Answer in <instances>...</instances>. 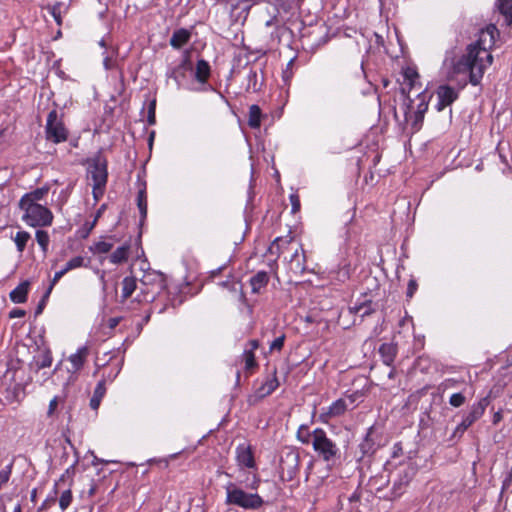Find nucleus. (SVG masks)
Masks as SVG:
<instances>
[{
  "mask_svg": "<svg viewBox=\"0 0 512 512\" xmlns=\"http://www.w3.org/2000/svg\"><path fill=\"white\" fill-rule=\"evenodd\" d=\"M252 0H226V6L231 14L240 17L241 14L247 15L251 8Z\"/></svg>",
  "mask_w": 512,
  "mask_h": 512,
  "instance_id": "21",
  "label": "nucleus"
},
{
  "mask_svg": "<svg viewBox=\"0 0 512 512\" xmlns=\"http://www.w3.org/2000/svg\"><path fill=\"white\" fill-rule=\"evenodd\" d=\"M73 500L72 491L71 489H66L63 491L59 498V506L62 511H65L71 504Z\"/></svg>",
  "mask_w": 512,
  "mask_h": 512,
  "instance_id": "42",
  "label": "nucleus"
},
{
  "mask_svg": "<svg viewBox=\"0 0 512 512\" xmlns=\"http://www.w3.org/2000/svg\"><path fill=\"white\" fill-rule=\"evenodd\" d=\"M466 401V397L462 393H454L449 398V404L453 407H460Z\"/></svg>",
  "mask_w": 512,
  "mask_h": 512,
  "instance_id": "45",
  "label": "nucleus"
},
{
  "mask_svg": "<svg viewBox=\"0 0 512 512\" xmlns=\"http://www.w3.org/2000/svg\"><path fill=\"white\" fill-rule=\"evenodd\" d=\"M101 400L102 399H100V398L92 396V398L90 400V407L93 410H97L99 408V406H100Z\"/></svg>",
  "mask_w": 512,
  "mask_h": 512,
  "instance_id": "62",
  "label": "nucleus"
},
{
  "mask_svg": "<svg viewBox=\"0 0 512 512\" xmlns=\"http://www.w3.org/2000/svg\"><path fill=\"white\" fill-rule=\"evenodd\" d=\"M294 237L287 235L285 237H277L269 247L271 254H287L290 253L295 247Z\"/></svg>",
  "mask_w": 512,
  "mask_h": 512,
  "instance_id": "15",
  "label": "nucleus"
},
{
  "mask_svg": "<svg viewBox=\"0 0 512 512\" xmlns=\"http://www.w3.org/2000/svg\"><path fill=\"white\" fill-rule=\"evenodd\" d=\"M49 192L48 186L37 188L29 193H26L19 201V204L39 203Z\"/></svg>",
  "mask_w": 512,
  "mask_h": 512,
  "instance_id": "27",
  "label": "nucleus"
},
{
  "mask_svg": "<svg viewBox=\"0 0 512 512\" xmlns=\"http://www.w3.org/2000/svg\"><path fill=\"white\" fill-rule=\"evenodd\" d=\"M276 369H274L272 376H269L262 385L256 390L254 397L257 399H263L272 394L279 386V381L276 375Z\"/></svg>",
  "mask_w": 512,
  "mask_h": 512,
  "instance_id": "17",
  "label": "nucleus"
},
{
  "mask_svg": "<svg viewBox=\"0 0 512 512\" xmlns=\"http://www.w3.org/2000/svg\"><path fill=\"white\" fill-rule=\"evenodd\" d=\"M23 211L22 220L30 227H49L53 223V213L45 205L40 203L19 204Z\"/></svg>",
  "mask_w": 512,
  "mask_h": 512,
  "instance_id": "3",
  "label": "nucleus"
},
{
  "mask_svg": "<svg viewBox=\"0 0 512 512\" xmlns=\"http://www.w3.org/2000/svg\"><path fill=\"white\" fill-rule=\"evenodd\" d=\"M226 500L228 505H236L243 509H258L264 501L262 497L256 493H247L234 483H228L225 486Z\"/></svg>",
  "mask_w": 512,
  "mask_h": 512,
  "instance_id": "4",
  "label": "nucleus"
},
{
  "mask_svg": "<svg viewBox=\"0 0 512 512\" xmlns=\"http://www.w3.org/2000/svg\"><path fill=\"white\" fill-rule=\"evenodd\" d=\"M12 239L16 245L17 251L22 253L25 250L28 241L31 239V236L27 231H18Z\"/></svg>",
  "mask_w": 512,
  "mask_h": 512,
  "instance_id": "34",
  "label": "nucleus"
},
{
  "mask_svg": "<svg viewBox=\"0 0 512 512\" xmlns=\"http://www.w3.org/2000/svg\"><path fill=\"white\" fill-rule=\"evenodd\" d=\"M103 65H104L105 69L110 70V69L114 68L115 63L111 58L106 57L103 61Z\"/></svg>",
  "mask_w": 512,
  "mask_h": 512,
  "instance_id": "63",
  "label": "nucleus"
},
{
  "mask_svg": "<svg viewBox=\"0 0 512 512\" xmlns=\"http://www.w3.org/2000/svg\"><path fill=\"white\" fill-rule=\"evenodd\" d=\"M113 246L114 244L111 242L98 241L90 247V251L94 254H106L113 248Z\"/></svg>",
  "mask_w": 512,
  "mask_h": 512,
  "instance_id": "38",
  "label": "nucleus"
},
{
  "mask_svg": "<svg viewBox=\"0 0 512 512\" xmlns=\"http://www.w3.org/2000/svg\"><path fill=\"white\" fill-rule=\"evenodd\" d=\"M52 291V287H48V289L46 290L45 294L43 295L42 299L40 300V302L38 303V306L36 308V311H35V314L36 315H39L43 312V309L46 305V302L50 296V293Z\"/></svg>",
  "mask_w": 512,
  "mask_h": 512,
  "instance_id": "48",
  "label": "nucleus"
},
{
  "mask_svg": "<svg viewBox=\"0 0 512 512\" xmlns=\"http://www.w3.org/2000/svg\"><path fill=\"white\" fill-rule=\"evenodd\" d=\"M408 103L404 107L405 122L411 123L412 129L418 131L422 125L424 115L428 110L430 95L423 90L417 93V105H414L413 100L408 96Z\"/></svg>",
  "mask_w": 512,
  "mask_h": 512,
  "instance_id": "5",
  "label": "nucleus"
},
{
  "mask_svg": "<svg viewBox=\"0 0 512 512\" xmlns=\"http://www.w3.org/2000/svg\"><path fill=\"white\" fill-rule=\"evenodd\" d=\"M62 7L63 4L60 2H57L54 5L47 7L49 13L52 15V17L58 25L62 24Z\"/></svg>",
  "mask_w": 512,
  "mask_h": 512,
  "instance_id": "41",
  "label": "nucleus"
},
{
  "mask_svg": "<svg viewBox=\"0 0 512 512\" xmlns=\"http://www.w3.org/2000/svg\"><path fill=\"white\" fill-rule=\"evenodd\" d=\"M106 393L105 380H100L94 390L93 396L102 399Z\"/></svg>",
  "mask_w": 512,
  "mask_h": 512,
  "instance_id": "50",
  "label": "nucleus"
},
{
  "mask_svg": "<svg viewBox=\"0 0 512 512\" xmlns=\"http://www.w3.org/2000/svg\"><path fill=\"white\" fill-rule=\"evenodd\" d=\"M280 11H282V9L276 8V13L270 16V18L265 21L263 27L261 28V33L266 42L269 44L279 43L280 41V34L283 30L281 21L279 19Z\"/></svg>",
  "mask_w": 512,
  "mask_h": 512,
  "instance_id": "10",
  "label": "nucleus"
},
{
  "mask_svg": "<svg viewBox=\"0 0 512 512\" xmlns=\"http://www.w3.org/2000/svg\"><path fill=\"white\" fill-rule=\"evenodd\" d=\"M418 288V284L415 279H410L407 286L406 297L412 298Z\"/></svg>",
  "mask_w": 512,
  "mask_h": 512,
  "instance_id": "55",
  "label": "nucleus"
},
{
  "mask_svg": "<svg viewBox=\"0 0 512 512\" xmlns=\"http://www.w3.org/2000/svg\"><path fill=\"white\" fill-rule=\"evenodd\" d=\"M45 134L46 139L54 144L65 142L68 139V129L63 122L62 115L56 109L48 113Z\"/></svg>",
  "mask_w": 512,
  "mask_h": 512,
  "instance_id": "7",
  "label": "nucleus"
},
{
  "mask_svg": "<svg viewBox=\"0 0 512 512\" xmlns=\"http://www.w3.org/2000/svg\"><path fill=\"white\" fill-rule=\"evenodd\" d=\"M97 222V217L94 218V220L91 223H85L84 227L86 229V235H88L94 228Z\"/></svg>",
  "mask_w": 512,
  "mask_h": 512,
  "instance_id": "64",
  "label": "nucleus"
},
{
  "mask_svg": "<svg viewBox=\"0 0 512 512\" xmlns=\"http://www.w3.org/2000/svg\"><path fill=\"white\" fill-rule=\"evenodd\" d=\"M71 189H72V186H69L60 192L59 199H58V205L60 208H62V206L67 202L68 197L71 192Z\"/></svg>",
  "mask_w": 512,
  "mask_h": 512,
  "instance_id": "54",
  "label": "nucleus"
},
{
  "mask_svg": "<svg viewBox=\"0 0 512 512\" xmlns=\"http://www.w3.org/2000/svg\"><path fill=\"white\" fill-rule=\"evenodd\" d=\"M141 283L144 286H151L161 290L165 287L164 275L161 272L155 270L146 271L141 278Z\"/></svg>",
  "mask_w": 512,
  "mask_h": 512,
  "instance_id": "18",
  "label": "nucleus"
},
{
  "mask_svg": "<svg viewBox=\"0 0 512 512\" xmlns=\"http://www.w3.org/2000/svg\"><path fill=\"white\" fill-rule=\"evenodd\" d=\"M420 78L418 72L413 68H407L404 71V82L405 81H418Z\"/></svg>",
  "mask_w": 512,
  "mask_h": 512,
  "instance_id": "51",
  "label": "nucleus"
},
{
  "mask_svg": "<svg viewBox=\"0 0 512 512\" xmlns=\"http://www.w3.org/2000/svg\"><path fill=\"white\" fill-rule=\"evenodd\" d=\"M12 463L0 471V490L8 483L12 473Z\"/></svg>",
  "mask_w": 512,
  "mask_h": 512,
  "instance_id": "44",
  "label": "nucleus"
},
{
  "mask_svg": "<svg viewBox=\"0 0 512 512\" xmlns=\"http://www.w3.org/2000/svg\"><path fill=\"white\" fill-rule=\"evenodd\" d=\"M468 428L467 427H463L462 426V422H460L457 427L455 428L453 434H452V439H456V438H460L464 432L467 430Z\"/></svg>",
  "mask_w": 512,
  "mask_h": 512,
  "instance_id": "57",
  "label": "nucleus"
},
{
  "mask_svg": "<svg viewBox=\"0 0 512 512\" xmlns=\"http://www.w3.org/2000/svg\"><path fill=\"white\" fill-rule=\"evenodd\" d=\"M350 310L351 312L359 314L361 317L370 315L374 311L370 301H365L361 304H355L353 307L350 308Z\"/></svg>",
  "mask_w": 512,
  "mask_h": 512,
  "instance_id": "36",
  "label": "nucleus"
},
{
  "mask_svg": "<svg viewBox=\"0 0 512 512\" xmlns=\"http://www.w3.org/2000/svg\"><path fill=\"white\" fill-rule=\"evenodd\" d=\"M415 475L416 468L413 464H401L393 474V484L389 499L394 500L401 497Z\"/></svg>",
  "mask_w": 512,
  "mask_h": 512,
  "instance_id": "8",
  "label": "nucleus"
},
{
  "mask_svg": "<svg viewBox=\"0 0 512 512\" xmlns=\"http://www.w3.org/2000/svg\"><path fill=\"white\" fill-rule=\"evenodd\" d=\"M68 269H76L84 266V258L82 256H76L70 259L67 263Z\"/></svg>",
  "mask_w": 512,
  "mask_h": 512,
  "instance_id": "49",
  "label": "nucleus"
},
{
  "mask_svg": "<svg viewBox=\"0 0 512 512\" xmlns=\"http://www.w3.org/2000/svg\"><path fill=\"white\" fill-rule=\"evenodd\" d=\"M65 274L63 273L62 270L60 271H57L55 274H54V277L51 281V284L49 285V287H54V285L64 276Z\"/></svg>",
  "mask_w": 512,
  "mask_h": 512,
  "instance_id": "61",
  "label": "nucleus"
},
{
  "mask_svg": "<svg viewBox=\"0 0 512 512\" xmlns=\"http://www.w3.org/2000/svg\"><path fill=\"white\" fill-rule=\"evenodd\" d=\"M88 354H89L88 348L86 346H83V347H80L76 353L72 354L69 357V361L72 364L74 372L79 371L83 367V365L88 357Z\"/></svg>",
  "mask_w": 512,
  "mask_h": 512,
  "instance_id": "28",
  "label": "nucleus"
},
{
  "mask_svg": "<svg viewBox=\"0 0 512 512\" xmlns=\"http://www.w3.org/2000/svg\"><path fill=\"white\" fill-rule=\"evenodd\" d=\"M210 76V65L209 63L204 60L200 59L197 61L196 64V71H195V78L200 83H205Z\"/></svg>",
  "mask_w": 512,
  "mask_h": 512,
  "instance_id": "32",
  "label": "nucleus"
},
{
  "mask_svg": "<svg viewBox=\"0 0 512 512\" xmlns=\"http://www.w3.org/2000/svg\"><path fill=\"white\" fill-rule=\"evenodd\" d=\"M122 290H121V303H124L128 298H130L132 296V294L134 293V291L136 290L137 288V281H136V278L134 277H125L123 280H122Z\"/></svg>",
  "mask_w": 512,
  "mask_h": 512,
  "instance_id": "29",
  "label": "nucleus"
},
{
  "mask_svg": "<svg viewBox=\"0 0 512 512\" xmlns=\"http://www.w3.org/2000/svg\"><path fill=\"white\" fill-rule=\"evenodd\" d=\"M247 79H248V84H247L246 90L253 91V92L258 91L259 87H258V83H257V81H258L257 72L254 70H250L248 73Z\"/></svg>",
  "mask_w": 512,
  "mask_h": 512,
  "instance_id": "43",
  "label": "nucleus"
},
{
  "mask_svg": "<svg viewBox=\"0 0 512 512\" xmlns=\"http://www.w3.org/2000/svg\"><path fill=\"white\" fill-rule=\"evenodd\" d=\"M297 439L305 445L311 444L313 439V431H309V427L305 424L301 425L297 430Z\"/></svg>",
  "mask_w": 512,
  "mask_h": 512,
  "instance_id": "35",
  "label": "nucleus"
},
{
  "mask_svg": "<svg viewBox=\"0 0 512 512\" xmlns=\"http://www.w3.org/2000/svg\"><path fill=\"white\" fill-rule=\"evenodd\" d=\"M262 117H263L262 111L258 105L253 104L249 107L248 125L250 128H252V129L260 128Z\"/></svg>",
  "mask_w": 512,
  "mask_h": 512,
  "instance_id": "31",
  "label": "nucleus"
},
{
  "mask_svg": "<svg viewBox=\"0 0 512 512\" xmlns=\"http://www.w3.org/2000/svg\"><path fill=\"white\" fill-rule=\"evenodd\" d=\"M312 447L317 456L326 463L334 464L340 459V448L322 428L313 430Z\"/></svg>",
  "mask_w": 512,
  "mask_h": 512,
  "instance_id": "2",
  "label": "nucleus"
},
{
  "mask_svg": "<svg viewBox=\"0 0 512 512\" xmlns=\"http://www.w3.org/2000/svg\"><path fill=\"white\" fill-rule=\"evenodd\" d=\"M35 238L40 246L41 250L45 254L48 251L49 243H50V236L49 234L44 230H37L35 233Z\"/></svg>",
  "mask_w": 512,
  "mask_h": 512,
  "instance_id": "37",
  "label": "nucleus"
},
{
  "mask_svg": "<svg viewBox=\"0 0 512 512\" xmlns=\"http://www.w3.org/2000/svg\"><path fill=\"white\" fill-rule=\"evenodd\" d=\"M258 347L259 341L257 339L249 340L242 354V358L245 363V370L248 373H252L258 367L254 353Z\"/></svg>",
  "mask_w": 512,
  "mask_h": 512,
  "instance_id": "14",
  "label": "nucleus"
},
{
  "mask_svg": "<svg viewBox=\"0 0 512 512\" xmlns=\"http://www.w3.org/2000/svg\"><path fill=\"white\" fill-rule=\"evenodd\" d=\"M156 100H152L148 105V115H147V121L149 125H153L156 122Z\"/></svg>",
  "mask_w": 512,
  "mask_h": 512,
  "instance_id": "47",
  "label": "nucleus"
},
{
  "mask_svg": "<svg viewBox=\"0 0 512 512\" xmlns=\"http://www.w3.org/2000/svg\"><path fill=\"white\" fill-rule=\"evenodd\" d=\"M290 269L295 274H302L306 270V256L305 252L300 243L296 244V247L290 252Z\"/></svg>",
  "mask_w": 512,
  "mask_h": 512,
  "instance_id": "13",
  "label": "nucleus"
},
{
  "mask_svg": "<svg viewBox=\"0 0 512 512\" xmlns=\"http://www.w3.org/2000/svg\"><path fill=\"white\" fill-rule=\"evenodd\" d=\"M57 406H58V397H57V396H55V397L50 401V403H49L48 412H47L48 416L53 415V413H54V411L56 410Z\"/></svg>",
  "mask_w": 512,
  "mask_h": 512,
  "instance_id": "60",
  "label": "nucleus"
},
{
  "mask_svg": "<svg viewBox=\"0 0 512 512\" xmlns=\"http://www.w3.org/2000/svg\"><path fill=\"white\" fill-rule=\"evenodd\" d=\"M286 336L285 334L280 335L279 337L275 338L272 343L270 344V352L278 351L280 352L284 346Z\"/></svg>",
  "mask_w": 512,
  "mask_h": 512,
  "instance_id": "46",
  "label": "nucleus"
},
{
  "mask_svg": "<svg viewBox=\"0 0 512 512\" xmlns=\"http://www.w3.org/2000/svg\"><path fill=\"white\" fill-rule=\"evenodd\" d=\"M260 2L273 4L275 8L282 9L283 12H289L298 5V0H252V4H258Z\"/></svg>",
  "mask_w": 512,
  "mask_h": 512,
  "instance_id": "33",
  "label": "nucleus"
},
{
  "mask_svg": "<svg viewBox=\"0 0 512 512\" xmlns=\"http://www.w3.org/2000/svg\"><path fill=\"white\" fill-rule=\"evenodd\" d=\"M405 87L402 88V92L406 93V89H408V93H410L413 89L418 88V90H421L422 84L420 81H405L404 82Z\"/></svg>",
  "mask_w": 512,
  "mask_h": 512,
  "instance_id": "53",
  "label": "nucleus"
},
{
  "mask_svg": "<svg viewBox=\"0 0 512 512\" xmlns=\"http://www.w3.org/2000/svg\"><path fill=\"white\" fill-rule=\"evenodd\" d=\"M137 206L141 213L142 219L146 218L147 215V195L145 190H140L137 195Z\"/></svg>",
  "mask_w": 512,
  "mask_h": 512,
  "instance_id": "39",
  "label": "nucleus"
},
{
  "mask_svg": "<svg viewBox=\"0 0 512 512\" xmlns=\"http://www.w3.org/2000/svg\"><path fill=\"white\" fill-rule=\"evenodd\" d=\"M436 96L437 103L435 108L440 112L455 102L459 97V93L449 85H440L436 90Z\"/></svg>",
  "mask_w": 512,
  "mask_h": 512,
  "instance_id": "11",
  "label": "nucleus"
},
{
  "mask_svg": "<svg viewBox=\"0 0 512 512\" xmlns=\"http://www.w3.org/2000/svg\"><path fill=\"white\" fill-rule=\"evenodd\" d=\"M498 35V29L493 24L482 29L477 41L467 46L466 54L457 60H451V70L448 73V79L453 80L458 74H466L469 76V82L472 85H478L485 69L492 64L493 56L490 53V49L493 47Z\"/></svg>",
  "mask_w": 512,
  "mask_h": 512,
  "instance_id": "1",
  "label": "nucleus"
},
{
  "mask_svg": "<svg viewBox=\"0 0 512 512\" xmlns=\"http://www.w3.org/2000/svg\"><path fill=\"white\" fill-rule=\"evenodd\" d=\"M495 6L507 25H512V0H496Z\"/></svg>",
  "mask_w": 512,
  "mask_h": 512,
  "instance_id": "30",
  "label": "nucleus"
},
{
  "mask_svg": "<svg viewBox=\"0 0 512 512\" xmlns=\"http://www.w3.org/2000/svg\"><path fill=\"white\" fill-rule=\"evenodd\" d=\"M221 286L227 288L231 293L234 294L235 299L240 303L246 305L248 307L249 312H252V308L247 303V298L245 293L243 292V285L239 281L231 280V281H223L220 283Z\"/></svg>",
  "mask_w": 512,
  "mask_h": 512,
  "instance_id": "19",
  "label": "nucleus"
},
{
  "mask_svg": "<svg viewBox=\"0 0 512 512\" xmlns=\"http://www.w3.org/2000/svg\"><path fill=\"white\" fill-rule=\"evenodd\" d=\"M260 478L257 474H253L252 481L246 485L251 490H257L260 485Z\"/></svg>",
  "mask_w": 512,
  "mask_h": 512,
  "instance_id": "58",
  "label": "nucleus"
},
{
  "mask_svg": "<svg viewBox=\"0 0 512 512\" xmlns=\"http://www.w3.org/2000/svg\"><path fill=\"white\" fill-rule=\"evenodd\" d=\"M73 474H74V466H71L68 469H66L65 473H63L61 475V477L59 478V480L55 483V493L57 492L56 489H57L58 485L61 482H64L66 477H71Z\"/></svg>",
  "mask_w": 512,
  "mask_h": 512,
  "instance_id": "56",
  "label": "nucleus"
},
{
  "mask_svg": "<svg viewBox=\"0 0 512 512\" xmlns=\"http://www.w3.org/2000/svg\"><path fill=\"white\" fill-rule=\"evenodd\" d=\"M25 314H26V312L24 310L19 309V308H14L9 312V318H11V319L22 318L25 316Z\"/></svg>",
  "mask_w": 512,
  "mask_h": 512,
  "instance_id": "59",
  "label": "nucleus"
},
{
  "mask_svg": "<svg viewBox=\"0 0 512 512\" xmlns=\"http://www.w3.org/2000/svg\"><path fill=\"white\" fill-rule=\"evenodd\" d=\"M107 178V162L104 158L97 156L88 166V179L92 181V193L96 201L104 194Z\"/></svg>",
  "mask_w": 512,
  "mask_h": 512,
  "instance_id": "6",
  "label": "nucleus"
},
{
  "mask_svg": "<svg viewBox=\"0 0 512 512\" xmlns=\"http://www.w3.org/2000/svg\"><path fill=\"white\" fill-rule=\"evenodd\" d=\"M269 275L265 271H259L250 278L251 291L254 294L262 293L269 282Z\"/></svg>",
  "mask_w": 512,
  "mask_h": 512,
  "instance_id": "22",
  "label": "nucleus"
},
{
  "mask_svg": "<svg viewBox=\"0 0 512 512\" xmlns=\"http://www.w3.org/2000/svg\"><path fill=\"white\" fill-rule=\"evenodd\" d=\"M379 353L383 363L391 366L397 355V346L392 343H383L379 348Z\"/></svg>",
  "mask_w": 512,
  "mask_h": 512,
  "instance_id": "26",
  "label": "nucleus"
},
{
  "mask_svg": "<svg viewBox=\"0 0 512 512\" xmlns=\"http://www.w3.org/2000/svg\"><path fill=\"white\" fill-rule=\"evenodd\" d=\"M488 405L487 398H482L478 402L471 405L469 411L464 415L462 419V426L469 428L473 423L480 419Z\"/></svg>",
  "mask_w": 512,
  "mask_h": 512,
  "instance_id": "12",
  "label": "nucleus"
},
{
  "mask_svg": "<svg viewBox=\"0 0 512 512\" xmlns=\"http://www.w3.org/2000/svg\"><path fill=\"white\" fill-rule=\"evenodd\" d=\"M347 410L346 401L342 398L337 399L327 409V411L321 413L320 418L322 421L327 422L331 418L339 417L343 415Z\"/></svg>",
  "mask_w": 512,
  "mask_h": 512,
  "instance_id": "20",
  "label": "nucleus"
},
{
  "mask_svg": "<svg viewBox=\"0 0 512 512\" xmlns=\"http://www.w3.org/2000/svg\"><path fill=\"white\" fill-rule=\"evenodd\" d=\"M29 286V281L21 282L16 288H14L10 292L11 301L16 304L25 303L27 301Z\"/></svg>",
  "mask_w": 512,
  "mask_h": 512,
  "instance_id": "25",
  "label": "nucleus"
},
{
  "mask_svg": "<svg viewBox=\"0 0 512 512\" xmlns=\"http://www.w3.org/2000/svg\"><path fill=\"white\" fill-rule=\"evenodd\" d=\"M300 456L295 450L289 449L280 458L279 469L283 477L292 480L299 472Z\"/></svg>",
  "mask_w": 512,
  "mask_h": 512,
  "instance_id": "9",
  "label": "nucleus"
},
{
  "mask_svg": "<svg viewBox=\"0 0 512 512\" xmlns=\"http://www.w3.org/2000/svg\"><path fill=\"white\" fill-rule=\"evenodd\" d=\"M191 32L188 29L180 28L173 32L170 38V45L174 49H180L190 41Z\"/></svg>",
  "mask_w": 512,
  "mask_h": 512,
  "instance_id": "24",
  "label": "nucleus"
},
{
  "mask_svg": "<svg viewBox=\"0 0 512 512\" xmlns=\"http://www.w3.org/2000/svg\"><path fill=\"white\" fill-rule=\"evenodd\" d=\"M52 355L49 350L44 351L40 358L36 360V368L37 370H41L52 365Z\"/></svg>",
  "mask_w": 512,
  "mask_h": 512,
  "instance_id": "40",
  "label": "nucleus"
},
{
  "mask_svg": "<svg viewBox=\"0 0 512 512\" xmlns=\"http://www.w3.org/2000/svg\"><path fill=\"white\" fill-rule=\"evenodd\" d=\"M131 252V242L126 241L123 245L118 247L115 251L112 252V254L109 257V261L112 264H122L125 263Z\"/></svg>",
  "mask_w": 512,
  "mask_h": 512,
  "instance_id": "23",
  "label": "nucleus"
},
{
  "mask_svg": "<svg viewBox=\"0 0 512 512\" xmlns=\"http://www.w3.org/2000/svg\"><path fill=\"white\" fill-rule=\"evenodd\" d=\"M290 203H291V206H292V213H297L300 211V207H301V204H300V198L297 194H291L290 197Z\"/></svg>",
  "mask_w": 512,
  "mask_h": 512,
  "instance_id": "52",
  "label": "nucleus"
},
{
  "mask_svg": "<svg viewBox=\"0 0 512 512\" xmlns=\"http://www.w3.org/2000/svg\"><path fill=\"white\" fill-rule=\"evenodd\" d=\"M236 460L241 468H255L256 463L250 446L239 445L236 449Z\"/></svg>",
  "mask_w": 512,
  "mask_h": 512,
  "instance_id": "16",
  "label": "nucleus"
}]
</instances>
